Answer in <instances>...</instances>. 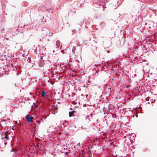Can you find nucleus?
<instances>
[{"label": "nucleus", "mask_w": 157, "mask_h": 157, "mask_svg": "<svg viewBox=\"0 0 157 157\" xmlns=\"http://www.w3.org/2000/svg\"><path fill=\"white\" fill-rule=\"evenodd\" d=\"M25 118L27 121L29 123L32 122V120L33 119V118L31 117L30 115H28L26 116L25 117Z\"/></svg>", "instance_id": "f257e3e1"}, {"label": "nucleus", "mask_w": 157, "mask_h": 157, "mask_svg": "<svg viewBox=\"0 0 157 157\" xmlns=\"http://www.w3.org/2000/svg\"><path fill=\"white\" fill-rule=\"evenodd\" d=\"M146 99L147 100H148V99H147V98H146Z\"/></svg>", "instance_id": "6e6552de"}, {"label": "nucleus", "mask_w": 157, "mask_h": 157, "mask_svg": "<svg viewBox=\"0 0 157 157\" xmlns=\"http://www.w3.org/2000/svg\"><path fill=\"white\" fill-rule=\"evenodd\" d=\"M74 111H73L72 112H69V116L70 117H71L74 114Z\"/></svg>", "instance_id": "7ed1b4c3"}, {"label": "nucleus", "mask_w": 157, "mask_h": 157, "mask_svg": "<svg viewBox=\"0 0 157 157\" xmlns=\"http://www.w3.org/2000/svg\"><path fill=\"white\" fill-rule=\"evenodd\" d=\"M17 151V149H16L15 150V151Z\"/></svg>", "instance_id": "0eeeda50"}, {"label": "nucleus", "mask_w": 157, "mask_h": 157, "mask_svg": "<svg viewBox=\"0 0 157 157\" xmlns=\"http://www.w3.org/2000/svg\"><path fill=\"white\" fill-rule=\"evenodd\" d=\"M115 35V33H113V35Z\"/></svg>", "instance_id": "423d86ee"}, {"label": "nucleus", "mask_w": 157, "mask_h": 157, "mask_svg": "<svg viewBox=\"0 0 157 157\" xmlns=\"http://www.w3.org/2000/svg\"><path fill=\"white\" fill-rule=\"evenodd\" d=\"M146 99L147 100H148V99H147V98H146Z\"/></svg>", "instance_id": "1a4fd4ad"}, {"label": "nucleus", "mask_w": 157, "mask_h": 157, "mask_svg": "<svg viewBox=\"0 0 157 157\" xmlns=\"http://www.w3.org/2000/svg\"><path fill=\"white\" fill-rule=\"evenodd\" d=\"M36 147L37 149H39V146L38 145H37Z\"/></svg>", "instance_id": "39448f33"}, {"label": "nucleus", "mask_w": 157, "mask_h": 157, "mask_svg": "<svg viewBox=\"0 0 157 157\" xmlns=\"http://www.w3.org/2000/svg\"><path fill=\"white\" fill-rule=\"evenodd\" d=\"M68 153L67 152H66V154H67Z\"/></svg>", "instance_id": "9d476101"}, {"label": "nucleus", "mask_w": 157, "mask_h": 157, "mask_svg": "<svg viewBox=\"0 0 157 157\" xmlns=\"http://www.w3.org/2000/svg\"><path fill=\"white\" fill-rule=\"evenodd\" d=\"M5 137H4V139H8V136H7V135H6V133H5Z\"/></svg>", "instance_id": "20e7f679"}, {"label": "nucleus", "mask_w": 157, "mask_h": 157, "mask_svg": "<svg viewBox=\"0 0 157 157\" xmlns=\"http://www.w3.org/2000/svg\"><path fill=\"white\" fill-rule=\"evenodd\" d=\"M46 94V92L44 91H42L41 93V95L43 97H44L45 95V94Z\"/></svg>", "instance_id": "f03ea898"}]
</instances>
